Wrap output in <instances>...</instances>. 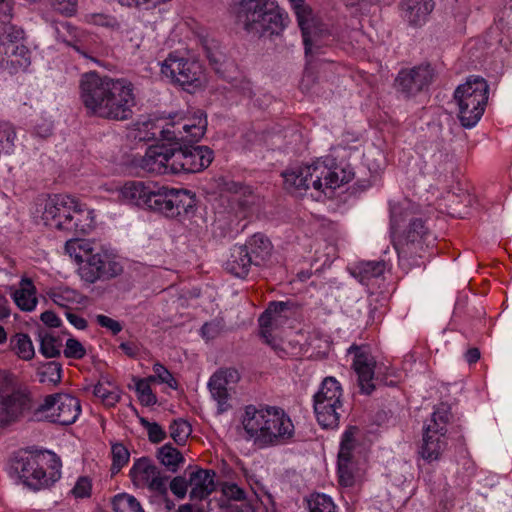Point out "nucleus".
<instances>
[{"instance_id":"nucleus-1","label":"nucleus","mask_w":512,"mask_h":512,"mask_svg":"<svg viewBox=\"0 0 512 512\" xmlns=\"http://www.w3.org/2000/svg\"><path fill=\"white\" fill-rule=\"evenodd\" d=\"M207 118L198 110L191 117L167 122L152 137L170 142L172 146V174L197 173L207 168L213 160V151L207 146H194L205 134Z\"/></svg>"},{"instance_id":"nucleus-2","label":"nucleus","mask_w":512,"mask_h":512,"mask_svg":"<svg viewBox=\"0 0 512 512\" xmlns=\"http://www.w3.org/2000/svg\"><path fill=\"white\" fill-rule=\"evenodd\" d=\"M80 99L87 113L102 119L125 121L136 105L134 85L124 78H111L97 72L81 76Z\"/></svg>"},{"instance_id":"nucleus-3","label":"nucleus","mask_w":512,"mask_h":512,"mask_svg":"<svg viewBox=\"0 0 512 512\" xmlns=\"http://www.w3.org/2000/svg\"><path fill=\"white\" fill-rule=\"evenodd\" d=\"M241 423L249 438L261 447L287 443L295 433L290 416L277 406L248 405L242 414Z\"/></svg>"},{"instance_id":"nucleus-4","label":"nucleus","mask_w":512,"mask_h":512,"mask_svg":"<svg viewBox=\"0 0 512 512\" xmlns=\"http://www.w3.org/2000/svg\"><path fill=\"white\" fill-rule=\"evenodd\" d=\"M65 252L80 263L79 276L88 284L111 280L123 272L117 256L95 241L70 239L66 241Z\"/></svg>"},{"instance_id":"nucleus-5","label":"nucleus","mask_w":512,"mask_h":512,"mask_svg":"<svg viewBox=\"0 0 512 512\" xmlns=\"http://www.w3.org/2000/svg\"><path fill=\"white\" fill-rule=\"evenodd\" d=\"M284 187L288 191H306L311 187L318 193L326 194L342 184L349 182L345 171L332 159H318L309 165L297 166L282 173Z\"/></svg>"},{"instance_id":"nucleus-6","label":"nucleus","mask_w":512,"mask_h":512,"mask_svg":"<svg viewBox=\"0 0 512 512\" xmlns=\"http://www.w3.org/2000/svg\"><path fill=\"white\" fill-rule=\"evenodd\" d=\"M236 19L245 31L259 37L279 34L288 23V15L276 0H242Z\"/></svg>"},{"instance_id":"nucleus-7","label":"nucleus","mask_w":512,"mask_h":512,"mask_svg":"<svg viewBox=\"0 0 512 512\" xmlns=\"http://www.w3.org/2000/svg\"><path fill=\"white\" fill-rule=\"evenodd\" d=\"M90 214L74 197L55 194L46 200L42 219L47 226L59 231L85 234L92 224Z\"/></svg>"},{"instance_id":"nucleus-8","label":"nucleus","mask_w":512,"mask_h":512,"mask_svg":"<svg viewBox=\"0 0 512 512\" xmlns=\"http://www.w3.org/2000/svg\"><path fill=\"white\" fill-rule=\"evenodd\" d=\"M46 463L44 453L19 451L10 460V474L27 488L39 491L50 487L61 477L59 461L54 460V465L49 473L44 469Z\"/></svg>"},{"instance_id":"nucleus-9","label":"nucleus","mask_w":512,"mask_h":512,"mask_svg":"<svg viewBox=\"0 0 512 512\" xmlns=\"http://www.w3.org/2000/svg\"><path fill=\"white\" fill-rule=\"evenodd\" d=\"M488 92L486 80L479 76H471L457 87L454 99L458 105V117L462 126L471 128L480 120L485 111Z\"/></svg>"},{"instance_id":"nucleus-10","label":"nucleus","mask_w":512,"mask_h":512,"mask_svg":"<svg viewBox=\"0 0 512 512\" xmlns=\"http://www.w3.org/2000/svg\"><path fill=\"white\" fill-rule=\"evenodd\" d=\"M452 419L448 404H439L431 414L429 422L424 426L420 455L429 462L438 460L447 448V424Z\"/></svg>"},{"instance_id":"nucleus-11","label":"nucleus","mask_w":512,"mask_h":512,"mask_svg":"<svg viewBox=\"0 0 512 512\" xmlns=\"http://www.w3.org/2000/svg\"><path fill=\"white\" fill-rule=\"evenodd\" d=\"M147 209L166 217L175 218L187 214L195 206V198L190 191L153 185L148 198Z\"/></svg>"},{"instance_id":"nucleus-12","label":"nucleus","mask_w":512,"mask_h":512,"mask_svg":"<svg viewBox=\"0 0 512 512\" xmlns=\"http://www.w3.org/2000/svg\"><path fill=\"white\" fill-rule=\"evenodd\" d=\"M81 413L78 398L58 393L48 395L43 402L38 403L34 410L33 420H47L60 425H70L76 421Z\"/></svg>"},{"instance_id":"nucleus-13","label":"nucleus","mask_w":512,"mask_h":512,"mask_svg":"<svg viewBox=\"0 0 512 512\" xmlns=\"http://www.w3.org/2000/svg\"><path fill=\"white\" fill-rule=\"evenodd\" d=\"M161 73L190 93L200 88L204 80V70L198 61L180 57L175 52L163 61Z\"/></svg>"},{"instance_id":"nucleus-14","label":"nucleus","mask_w":512,"mask_h":512,"mask_svg":"<svg viewBox=\"0 0 512 512\" xmlns=\"http://www.w3.org/2000/svg\"><path fill=\"white\" fill-rule=\"evenodd\" d=\"M291 306L290 302H271L258 320L260 336L281 358L285 357L288 353L282 347L281 341L277 340L274 333L290 318L292 314Z\"/></svg>"},{"instance_id":"nucleus-15","label":"nucleus","mask_w":512,"mask_h":512,"mask_svg":"<svg viewBox=\"0 0 512 512\" xmlns=\"http://www.w3.org/2000/svg\"><path fill=\"white\" fill-rule=\"evenodd\" d=\"M130 478L138 488H148L151 492L159 495H166L167 480L162 476L160 470L147 457H142L133 463L130 469Z\"/></svg>"},{"instance_id":"nucleus-16","label":"nucleus","mask_w":512,"mask_h":512,"mask_svg":"<svg viewBox=\"0 0 512 512\" xmlns=\"http://www.w3.org/2000/svg\"><path fill=\"white\" fill-rule=\"evenodd\" d=\"M239 380L240 374L234 368L219 369L210 377L208 389L212 398L217 402L219 414L231 408V404L229 403L231 392Z\"/></svg>"},{"instance_id":"nucleus-17","label":"nucleus","mask_w":512,"mask_h":512,"mask_svg":"<svg viewBox=\"0 0 512 512\" xmlns=\"http://www.w3.org/2000/svg\"><path fill=\"white\" fill-rule=\"evenodd\" d=\"M433 76L434 71L429 64L402 69L395 79V87L405 97L415 96L430 86Z\"/></svg>"},{"instance_id":"nucleus-18","label":"nucleus","mask_w":512,"mask_h":512,"mask_svg":"<svg viewBox=\"0 0 512 512\" xmlns=\"http://www.w3.org/2000/svg\"><path fill=\"white\" fill-rule=\"evenodd\" d=\"M430 238L431 233L425 226V222L420 218H415L410 220L408 228L395 248L400 257H421V252L424 251V246L428 245Z\"/></svg>"},{"instance_id":"nucleus-19","label":"nucleus","mask_w":512,"mask_h":512,"mask_svg":"<svg viewBox=\"0 0 512 512\" xmlns=\"http://www.w3.org/2000/svg\"><path fill=\"white\" fill-rule=\"evenodd\" d=\"M349 353L354 355L353 369L358 376V385L362 393L371 394L375 389L374 369L375 360L365 346L353 345Z\"/></svg>"},{"instance_id":"nucleus-20","label":"nucleus","mask_w":512,"mask_h":512,"mask_svg":"<svg viewBox=\"0 0 512 512\" xmlns=\"http://www.w3.org/2000/svg\"><path fill=\"white\" fill-rule=\"evenodd\" d=\"M38 404L34 403L31 397L20 391L0 398V426L15 421L27 412H31L33 419L34 410Z\"/></svg>"},{"instance_id":"nucleus-21","label":"nucleus","mask_w":512,"mask_h":512,"mask_svg":"<svg viewBox=\"0 0 512 512\" xmlns=\"http://www.w3.org/2000/svg\"><path fill=\"white\" fill-rule=\"evenodd\" d=\"M172 146L167 144H156L150 146L140 161V167L150 174L172 173L171 166Z\"/></svg>"},{"instance_id":"nucleus-22","label":"nucleus","mask_w":512,"mask_h":512,"mask_svg":"<svg viewBox=\"0 0 512 512\" xmlns=\"http://www.w3.org/2000/svg\"><path fill=\"white\" fill-rule=\"evenodd\" d=\"M435 8L434 0H401V17L411 26L424 25Z\"/></svg>"},{"instance_id":"nucleus-23","label":"nucleus","mask_w":512,"mask_h":512,"mask_svg":"<svg viewBox=\"0 0 512 512\" xmlns=\"http://www.w3.org/2000/svg\"><path fill=\"white\" fill-rule=\"evenodd\" d=\"M215 472L212 470L198 469L189 475L190 498L203 500L215 490Z\"/></svg>"},{"instance_id":"nucleus-24","label":"nucleus","mask_w":512,"mask_h":512,"mask_svg":"<svg viewBox=\"0 0 512 512\" xmlns=\"http://www.w3.org/2000/svg\"><path fill=\"white\" fill-rule=\"evenodd\" d=\"M153 185L141 181H130L120 189V196L127 203L147 208L148 201H146V198L152 193Z\"/></svg>"},{"instance_id":"nucleus-25","label":"nucleus","mask_w":512,"mask_h":512,"mask_svg":"<svg viewBox=\"0 0 512 512\" xmlns=\"http://www.w3.org/2000/svg\"><path fill=\"white\" fill-rule=\"evenodd\" d=\"M252 265H254V262L249 256L248 250L242 245L234 246L229 259L225 263V269L236 277L245 278Z\"/></svg>"},{"instance_id":"nucleus-26","label":"nucleus","mask_w":512,"mask_h":512,"mask_svg":"<svg viewBox=\"0 0 512 512\" xmlns=\"http://www.w3.org/2000/svg\"><path fill=\"white\" fill-rule=\"evenodd\" d=\"M242 247L248 250V254L252 258L255 266L262 265L269 258L272 250L270 240L260 233H256L250 237Z\"/></svg>"},{"instance_id":"nucleus-27","label":"nucleus","mask_w":512,"mask_h":512,"mask_svg":"<svg viewBox=\"0 0 512 512\" xmlns=\"http://www.w3.org/2000/svg\"><path fill=\"white\" fill-rule=\"evenodd\" d=\"M343 390L340 383L334 377H326L323 379L319 390L313 397V405L326 403H343Z\"/></svg>"},{"instance_id":"nucleus-28","label":"nucleus","mask_w":512,"mask_h":512,"mask_svg":"<svg viewBox=\"0 0 512 512\" xmlns=\"http://www.w3.org/2000/svg\"><path fill=\"white\" fill-rule=\"evenodd\" d=\"M317 422L326 429L338 427L340 418L344 412L343 403H326L313 405Z\"/></svg>"},{"instance_id":"nucleus-29","label":"nucleus","mask_w":512,"mask_h":512,"mask_svg":"<svg viewBox=\"0 0 512 512\" xmlns=\"http://www.w3.org/2000/svg\"><path fill=\"white\" fill-rule=\"evenodd\" d=\"M294 10L298 25L302 31L303 43L307 47V51L311 50L312 37L310 31V20L312 19V10L305 3V0H288Z\"/></svg>"},{"instance_id":"nucleus-30","label":"nucleus","mask_w":512,"mask_h":512,"mask_svg":"<svg viewBox=\"0 0 512 512\" xmlns=\"http://www.w3.org/2000/svg\"><path fill=\"white\" fill-rule=\"evenodd\" d=\"M7 64L14 70L26 69L30 65V52L23 44H5Z\"/></svg>"},{"instance_id":"nucleus-31","label":"nucleus","mask_w":512,"mask_h":512,"mask_svg":"<svg viewBox=\"0 0 512 512\" xmlns=\"http://www.w3.org/2000/svg\"><path fill=\"white\" fill-rule=\"evenodd\" d=\"M14 301L21 310L31 311L37 304L35 287L30 279H23L21 287L14 293Z\"/></svg>"},{"instance_id":"nucleus-32","label":"nucleus","mask_w":512,"mask_h":512,"mask_svg":"<svg viewBox=\"0 0 512 512\" xmlns=\"http://www.w3.org/2000/svg\"><path fill=\"white\" fill-rule=\"evenodd\" d=\"M385 268L384 261H365L355 267L354 275L362 284L368 285L371 279L380 277Z\"/></svg>"},{"instance_id":"nucleus-33","label":"nucleus","mask_w":512,"mask_h":512,"mask_svg":"<svg viewBox=\"0 0 512 512\" xmlns=\"http://www.w3.org/2000/svg\"><path fill=\"white\" fill-rule=\"evenodd\" d=\"M203 49L209 64L217 73H220L227 61L226 54L221 48L220 43L214 39H206L203 43Z\"/></svg>"},{"instance_id":"nucleus-34","label":"nucleus","mask_w":512,"mask_h":512,"mask_svg":"<svg viewBox=\"0 0 512 512\" xmlns=\"http://www.w3.org/2000/svg\"><path fill=\"white\" fill-rule=\"evenodd\" d=\"M93 394L100 398L107 407H114L121 398V390L110 381L98 382L93 389Z\"/></svg>"},{"instance_id":"nucleus-35","label":"nucleus","mask_w":512,"mask_h":512,"mask_svg":"<svg viewBox=\"0 0 512 512\" xmlns=\"http://www.w3.org/2000/svg\"><path fill=\"white\" fill-rule=\"evenodd\" d=\"M38 340L40 342V353L44 357L55 358L60 355L62 343L59 338L46 330H41L38 333Z\"/></svg>"},{"instance_id":"nucleus-36","label":"nucleus","mask_w":512,"mask_h":512,"mask_svg":"<svg viewBox=\"0 0 512 512\" xmlns=\"http://www.w3.org/2000/svg\"><path fill=\"white\" fill-rule=\"evenodd\" d=\"M157 458L171 472H176L179 464L184 461L182 454L171 444L159 448Z\"/></svg>"},{"instance_id":"nucleus-37","label":"nucleus","mask_w":512,"mask_h":512,"mask_svg":"<svg viewBox=\"0 0 512 512\" xmlns=\"http://www.w3.org/2000/svg\"><path fill=\"white\" fill-rule=\"evenodd\" d=\"M12 349L22 360H31L35 355L34 346L30 337L24 333L16 334L10 341Z\"/></svg>"},{"instance_id":"nucleus-38","label":"nucleus","mask_w":512,"mask_h":512,"mask_svg":"<svg viewBox=\"0 0 512 512\" xmlns=\"http://www.w3.org/2000/svg\"><path fill=\"white\" fill-rule=\"evenodd\" d=\"M356 427H349L343 434L338 453V460L351 461L353 459V450L355 448Z\"/></svg>"},{"instance_id":"nucleus-39","label":"nucleus","mask_w":512,"mask_h":512,"mask_svg":"<svg viewBox=\"0 0 512 512\" xmlns=\"http://www.w3.org/2000/svg\"><path fill=\"white\" fill-rule=\"evenodd\" d=\"M112 465L111 473L117 474L129 461L130 453L128 449L121 443L112 445L111 448Z\"/></svg>"},{"instance_id":"nucleus-40","label":"nucleus","mask_w":512,"mask_h":512,"mask_svg":"<svg viewBox=\"0 0 512 512\" xmlns=\"http://www.w3.org/2000/svg\"><path fill=\"white\" fill-rule=\"evenodd\" d=\"M309 512H336L332 499L325 494H314L308 499Z\"/></svg>"},{"instance_id":"nucleus-41","label":"nucleus","mask_w":512,"mask_h":512,"mask_svg":"<svg viewBox=\"0 0 512 512\" xmlns=\"http://www.w3.org/2000/svg\"><path fill=\"white\" fill-rule=\"evenodd\" d=\"M310 31L312 37V45L311 50L307 51V47H305V54L312 55L319 51V49L327 44L326 38H329L330 34L327 30L316 26L313 22V19L310 20ZM304 46H306L304 44Z\"/></svg>"},{"instance_id":"nucleus-42","label":"nucleus","mask_w":512,"mask_h":512,"mask_svg":"<svg viewBox=\"0 0 512 512\" xmlns=\"http://www.w3.org/2000/svg\"><path fill=\"white\" fill-rule=\"evenodd\" d=\"M169 430L170 436L177 444H184L192 431L191 425L183 419L174 420L170 424Z\"/></svg>"},{"instance_id":"nucleus-43","label":"nucleus","mask_w":512,"mask_h":512,"mask_svg":"<svg viewBox=\"0 0 512 512\" xmlns=\"http://www.w3.org/2000/svg\"><path fill=\"white\" fill-rule=\"evenodd\" d=\"M150 380L139 379L136 382V391L138 393V398L140 402L145 406L154 405L157 402L156 396L152 393V389L150 387Z\"/></svg>"},{"instance_id":"nucleus-44","label":"nucleus","mask_w":512,"mask_h":512,"mask_svg":"<svg viewBox=\"0 0 512 512\" xmlns=\"http://www.w3.org/2000/svg\"><path fill=\"white\" fill-rule=\"evenodd\" d=\"M16 132L10 124H3L0 126V151L4 153H11L14 147V140Z\"/></svg>"},{"instance_id":"nucleus-45","label":"nucleus","mask_w":512,"mask_h":512,"mask_svg":"<svg viewBox=\"0 0 512 512\" xmlns=\"http://www.w3.org/2000/svg\"><path fill=\"white\" fill-rule=\"evenodd\" d=\"M114 508L116 512H123V509H128L130 512H144L139 501L131 495H121L116 497Z\"/></svg>"},{"instance_id":"nucleus-46","label":"nucleus","mask_w":512,"mask_h":512,"mask_svg":"<svg viewBox=\"0 0 512 512\" xmlns=\"http://www.w3.org/2000/svg\"><path fill=\"white\" fill-rule=\"evenodd\" d=\"M61 371V365L55 361L44 364L39 370L41 382H59L61 380Z\"/></svg>"},{"instance_id":"nucleus-47","label":"nucleus","mask_w":512,"mask_h":512,"mask_svg":"<svg viewBox=\"0 0 512 512\" xmlns=\"http://www.w3.org/2000/svg\"><path fill=\"white\" fill-rule=\"evenodd\" d=\"M154 375L149 376L148 380H158L160 383H165L171 388L177 387V382L173 375L160 363H155L153 366Z\"/></svg>"},{"instance_id":"nucleus-48","label":"nucleus","mask_w":512,"mask_h":512,"mask_svg":"<svg viewBox=\"0 0 512 512\" xmlns=\"http://www.w3.org/2000/svg\"><path fill=\"white\" fill-rule=\"evenodd\" d=\"M140 422L146 428L148 438L152 443H159L166 438V432L158 423L150 422L145 418H141Z\"/></svg>"},{"instance_id":"nucleus-49","label":"nucleus","mask_w":512,"mask_h":512,"mask_svg":"<svg viewBox=\"0 0 512 512\" xmlns=\"http://www.w3.org/2000/svg\"><path fill=\"white\" fill-rule=\"evenodd\" d=\"M339 483L344 487H350L354 483L352 472V462L347 460H338Z\"/></svg>"},{"instance_id":"nucleus-50","label":"nucleus","mask_w":512,"mask_h":512,"mask_svg":"<svg viewBox=\"0 0 512 512\" xmlns=\"http://www.w3.org/2000/svg\"><path fill=\"white\" fill-rule=\"evenodd\" d=\"M86 354L83 345L75 338H69L66 341L64 355L66 358L82 359Z\"/></svg>"},{"instance_id":"nucleus-51","label":"nucleus","mask_w":512,"mask_h":512,"mask_svg":"<svg viewBox=\"0 0 512 512\" xmlns=\"http://www.w3.org/2000/svg\"><path fill=\"white\" fill-rule=\"evenodd\" d=\"M51 7L59 13L72 16L77 11V0H49Z\"/></svg>"},{"instance_id":"nucleus-52","label":"nucleus","mask_w":512,"mask_h":512,"mask_svg":"<svg viewBox=\"0 0 512 512\" xmlns=\"http://www.w3.org/2000/svg\"><path fill=\"white\" fill-rule=\"evenodd\" d=\"M88 21L98 26L108 27L113 30L120 29V23L115 17L105 14H92L88 16Z\"/></svg>"},{"instance_id":"nucleus-53","label":"nucleus","mask_w":512,"mask_h":512,"mask_svg":"<svg viewBox=\"0 0 512 512\" xmlns=\"http://www.w3.org/2000/svg\"><path fill=\"white\" fill-rule=\"evenodd\" d=\"M222 493L229 500L244 501L246 499V492L235 483H224Z\"/></svg>"},{"instance_id":"nucleus-54","label":"nucleus","mask_w":512,"mask_h":512,"mask_svg":"<svg viewBox=\"0 0 512 512\" xmlns=\"http://www.w3.org/2000/svg\"><path fill=\"white\" fill-rule=\"evenodd\" d=\"M92 484L88 477H80L74 488L72 494L75 498H87L91 495Z\"/></svg>"},{"instance_id":"nucleus-55","label":"nucleus","mask_w":512,"mask_h":512,"mask_svg":"<svg viewBox=\"0 0 512 512\" xmlns=\"http://www.w3.org/2000/svg\"><path fill=\"white\" fill-rule=\"evenodd\" d=\"M74 297H75L74 291H72L70 289L54 290L51 293V299L53 300V302L56 305L62 307L64 309V311L66 309H68L67 302L68 301H73Z\"/></svg>"},{"instance_id":"nucleus-56","label":"nucleus","mask_w":512,"mask_h":512,"mask_svg":"<svg viewBox=\"0 0 512 512\" xmlns=\"http://www.w3.org/2000/svg\"><path fill=\"white\" fill-rule=\"evenodd\" d=\"M222 328L223 325L220 321L213 320L211 322L205 323L202 326L201 334L207 340L214 339L220 334Z\"/></svg>"},{"instance_id":"nucleus-57","label":"nucleus","mask_w":512,"mask_h":512,"mask_svg":"<svg viewBox=\"0 0 512 512\" xmlns=\"http://www.w3.org/2000/svg\"><path fill=\"white\" fill-rule=\"evenodd\" d=\"M96 321L101 327L109 329L113 335H117L119 332L122 331V325L120 324V322L106 315H97Z\"/></svg>"},{"instance_id":"nucleus-58","label":"nucleus","mask_w":512,"mask_h":512,"mask_svg":"<svg viewBox=\"0 0 512 512\" xmlns=\"http://www.w3.org/2000/svg\"><path fill=\"white\" fill-rule=\"evenodd\" d=\"M189 486V481L187 482L183 477H175L170 482V490L172 493L178 498H184L187 493V487Z\"/></svg>"},{"instance_id":"nucleus-59","label":"nucleus","mask_w":512,"mask_h":512,"mask_svg":"<svg viewBox=\"0 0 512 512\" xmlns=\"http://www.w3.org/2000/svg\"><path fill=\"white\" fill-rule=\"evenodd\" d=\"M316 82V76L313 71L306 69L300 81V89L304 93H310Z\"/></svg>"},{"instance_id":"nucleus-60","label":"nucleus","mask_w":512,"mask_h":512,"mask_svg":"<svg viewBox=\"0 0 512 512\" xmlns=\"http://www.w3.org/2000/svg\"><path fill=\"white\" fill-rule=\"evenodd\" d=\"M64 314L69 321L70 324H72L75 328L83 330L87 327V321L81 317L80 315L72 312L69 309H66L64 311Z\"/></svg>"},{"instance_id":"nucleus-61","label":"nucleus","mask_w":512,"mask_h":512,"mask_svg":"<svg viewBox=\"0 0 512 512\" xmlns=\"http://www.w3.org/2000/svg\"><path fill=\"white\" fill-rule=\"evenodd\" d=\"M41 320L44 324L49 327H58L60 325V319L52 311H45L41 314Z\"/></svg>"},{"instance_id":"nucleus-62","label":"nucleus","mask_w":512,"mask_h":512,"mask_svg":"<svg viewBox=\"0 0 512 512\" xmlns=\"http://www.w3.org/2000/svg\"><path fill=\"white\" fill-rule=\"evenodd\" d=\"M119 348L129 357H135L138 354V347L132 342H123Z\"/></svg>"},{"instance_id":"nucleus-63","label":"nucleus","mask_w":512,"mask_h":512,"mask_svg":"<svg viewBox=\"0 0 512 512\" xmlns=\"http://www.w3.org/2000/svg\"><path fill=\"white\" fill-rule=\"evenodd\" d=\"M391 228L395 230L400 225V219L398 216L401 215V208L397 205L391 207Z\"/></svg>"},{"instance_id":"nucleus-64","label":"nucleus","mask_w":512,"mask_h":512,"mask_svg":"<svg viewBox=\"0 0 512 512\" xmlns=\"http://www.w3.org/2000/svg\"><path fill=\"white\" fill-rule=\"evenodd\" d=\"M11 10H13L11 0H0V15L4 20L9 18Z\"/></svg>"}]
</instances>
